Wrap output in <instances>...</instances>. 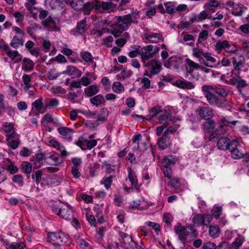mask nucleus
Returning a JSON list of instances; mask_svg holds the SVG:
<instances>
[{"mask_svg": "<svg viewBox=\"0 0 249 249\" xmlns=\"http://www.w3.org/2000/svg\"><path fill=\"white\" fill-rule=\"evenodd\" d=\"M204 215L201 213L196 214L193 218V222L198 226L204 225Z\"/></svg>", "mask_w": 249, "mask_h": 249, "instance_id": "obj_36", "label": "nucleus"}, {"mask_svg": "<svg viewBox=\"0 0 249 249\" xmlns=\"http://www.w3.org/2000/svg\"><path fill=\"white\" fill-rule=\"evenodd\" d=\"M204 55V58L207 61L213 64V65L216 63V59L212 56V54L211 53L208 52L205 53Z\"/></svg>", "mask_w": 249, "mask_h": 249, "instance_id": "obj_62", "label": "nucleus"}, {"mask_svg": "<svg viewBox=\"0 0 249 249\" xmlns=\"http://www.w3.org/2000/svg\"><path fill=\"white\" fill-rule=\"evenodd\" d=\"M198 111L199 116L203 119H210L213 115V109L209 107H201L199 108Z\"/></svg>", "mask_w": 249, "mask_h": 249, "instance_id": "obj_17", "label": "nucleus"}, {"mask_svg": "<svg viewBox=\"0 0 249 249\" xmlns=\"http://www.w3.org/2000/svg\"><path fill=\"white\" fill-rule=\"evenodd\" d=\"M181 59L176 56H171L164 64L165 67L168 69H178L180 67Z\"/></svg>", "mask_w": 249, "mask_h": 249, "instance_id": "obj_14", "label": "nucleus"}, {"mask_svg": "<svg viewBox=\"0 0 249 249\" xmlns=\"http://www.w3.org/2000/svg\"><path fill=\"white\" fill-rule=\"evenodd\" d=\"M215 122L210 119H206V121L203 123L202 126L204 130L210 131L215 127Z\"/></svg>", "mask_w": 249, "mask_h": 249, "instance_id": "obj_35", "label": "nucleus"}, {"mask_svg": "<svg viewBox=\"0 0 249 249\" xmlns=\"http://www.w3.org/2000/svg\"><path fill=\"white\" fill-rule=\"evenodd\" d=\"M146 224L148 226L151 227L157 234L161 231V227L157 223L148 221Z\"/></svg>", "mask_w": 249, "mask_h": 249, "instance_id": "obj_59", "label": "nucleus"}, {"mask_svg": "<svg viewBox=\"0 0 249 249\" xmlns=\"http://www.w3.org/2000/svg\"><path fill=\"white\" fill-rule=\"evenodd\" d=\"M108 114L109 111L107 109L105 108H101L99 111L97 121L105 122L107 120Z\"/></svg>", "mask_w": 249, "mask_h": 249, "instance_id": "obj_37", "label": "nucleus"}, {"mask_svg": "<svg viewBox=\"0 0 249 249\" xmlns=\"http://www.w3.org/2000/svg\"><path fill=\"white\" fill-rule=\"evenodd\" d=\"M22 80L24 84V89L26 91L29 90L32 87L30 84L31 81V76L24 73L22 77Z\"/></svg>", "mask_w": 249, "mask_h": 249, "instance_id": "obj_40", "label": "nucleus"}, {"mask_svg": "<svg viewBox=\"0 0 249 249\" xmlns=\"http://www.w3.org/2000/svg\"><path fill=\"white\" fill-rule=\"evenodd\" d=\"M48 102L45 103V109L48 107H57L59 104V101L56 98L47 99Z\"/></svg>", "mask_w": 249, "mask_h": 249, "instance_id": "obj_49", "label": "nucleus"}, {"mask_svg": "<svg viewBox=\"0 0 249 249\" xmlns=\"http://www.w3.org/2000/svg\"><path fill=\"white\" fill-rule=\"evenodd\" d=\"M128 173V178L131 185L135 187H137L138 184V179L136 174L134 171L132 170L130 167L127 168Z\"/></svg>", "mask_w": 249, "mask_h": 249, "instance_id": "obj_29", "label": "nucleus"}, {"mask_svg": "<svg viewBox=\"0 0 249 249\" xmlns=\"http://www.w3.org/2000/svg\"><path fill=\"white\" fill-rule=\"evenodd\" d=\"M59 74L55 72L54 70H51L47 74L48 79L50 80H53L56 79L58 76Z\"/></svg>", "mask_w": 249, "mask_h": 249, "instance_id": "obj_63", "label": "nucleus"}, {"mask_svg": "<svg viewBox=\"0 0 249 249\" xmlns=\"http://www.w3.org/2000/svg\"><path fill=\"white\" fill-rule=\"evenodd\" d=\"M229 84L232 86L236 85V88L239 92H241L242 89L248 86L247 82L243 79L239 75L232 76L229 80Z\"/></svg>", "mask_w": 249, "mask_h": 249, "instance_id": "obj_12", "label": "nucleus"}, {"mask_svg": "<svg viewBox=\"0 0 249 249\" xmlns=\"http://www.w3.org/2000/svg\"><path fill=\"white\" fill-rule=\"evenodd\" d=\"M193 52L194 55L199 58L200 60L203 59V57H204L205 53H203L202 50H200L197 48H194L193 49Z\"/></svg>", "mask_w": 249, "mask_h": 249, "instance_id": "obj_58", "label": "nucleus"}, {"mask_svg": "<svg viewBox=\"0 0 249 249\" xmlns=\"http://www.w3.org/2000/svg\"><path fill=\"white\" fill-rule=\"evenodd\" d=\"M12 181L14 183L18 184L20 187L24 185L23 177L20 174L14 175L12 178Z\"/></svg>", "mask_w": 249, "mask_h": 249, "instance_id": "obj_47", "label": "nucleus"}, {"mask_svg": "<svg viewBox=\"0 0 249 249\" xmlns=\"http://www.w3.org/2000/svg\"><path fill=\"white\" fill-rule=\"evenodd\" d=\"M83 0H72L71 2V6L76 11L82 10L83 7Z\"/></svg>", "mask_w": 249, "mask_h": 249, "instance_id": "obj_42", "label": "nucleus"}, {"mask_svg": "<svg viewBox=\"0 0 249 249\" xmlns=\"http://www.w3.org/2000/svg\"><path fill=\"white\" fill-rule=\"evenodd\" d=\"M237 51V49L236 45L228 41L225 51L230 53H234Z\"/></svg>", "mask_w": 249, "mask_h": 249, "instance_id": "obj_56", "label": "nucleus"}, {"mask_svg": "<svg viewBox=\"0 0 249 249\" xmlns=\"http://www.w3.org/2000/svg\"><path fill=\"white\" fill-rule=\"evenodd\" d=\"M173 220L172 215L169 213H165L163 214V220L167 227L171 226V223Z\"/></svg>", "mask_w": 249, "mask_h": 249, "instance_id": "obj_54", "label": "nucleus"}, {"mask_svg": "<svg viewBox=\"0 0 249 249\" xmlns=\"http://www.w3.org/2000/svg\"><path fill=\"white\" fill-rule=\"evenodd\" d=\"M218 122L220 123L219 125V128L220 129H223L224 126H228L230 124H231L233 125H235L236 123V121H229L225 117H222L220 118V120L218 121Z\"/></svg>", "mask_w": 249, "mask_h": 249, "instance_id": "obj_46", "label": "nucleus"}, {"mask_svg": "<svg viewBox=\"0 0 249 249\" xmlns=\"http://www.w3.org/2000/svg\"><path fill=\"white\" fill-rule=\"evenodd\" d=\"M102 168H106L105 171L107 174H110L115 171V165L107 163V161L103 163Z\"/></svg>", "mask_w": 249, "mask_h": 249, "instance_id": "obj_45", "label": "nucleus"}, {"mask_svg": "<svg viewBox=\"0 0 249 249\" xmlns=\"http://www.w3.org/2000/svg\"><path fill=\"white\" fill-rule=\"evenodd\" d=\"M96 1L97 0H94L91 2L89 1L85 3H83V7L82 9V11H83L85 15H89L90 11L92 9H94L97 13L98 6L96 3Z\"/></svg>", "mask_w": 249, "mask_h": 249, "instance_id": "obj_16", "label": "nucleus"}, {"mask_svg": "<svg viewBox=\"0 0 249 249\" xmlns=\"http://www.w3.org/2000/svg\"><path fill=\"white\" fill-rule=\"evenodd\" d=\"M96 3L98 6L97 13H99L111 12L117 6V4H115L112 2H109V1L101 2L97 0Z\"/></svg>", "mask_w": 249, "mask_h": 249, "instance_id": "obj_7", "label": "nucleus"}, {"mask_svg": "<svg viewBox=\"0 0 249 249\" xmlns=\"http://www.w3.org/2000/svg\"><path fill=\"white\" fill-rule=\"evenodd\" d=\"M168 116L169 113L166 111H165V112L162 113L159 116V123L162 124L161 126L157 127L156 129V135L158 136H160L164 129L166 128L169 125V123L167 122Z\"/></svg>", "mask_w": 249, "mask_h": 249, "instance_id": "obj_10", "label": "nucleus"}, {"mask_svg": "<svg viewBox=\"0 0 249 249\" xmlns=\"http://www.w3.org/2000/svg\"><path fill=\"white\" fill-rule=\"evenodd\" d=\"M174 231L176 234L178 235V239L181 241L184 247H185L187 236L189 234L186 228L182 226L180 223H178L174 227Z\"/></svg>", "mask_w": 249, "mask_h": 249, "instance_id": "obj_9", "label": "nucleus"}, {"mask_svg": "<svg viewBox=\"0 0 249 249\" xmlns=\"http://www.w3.org/2000/svg\"><path fill=\"white\" fill-rule=\"evenodd\" d=\"M223 132L224 131L223 130V129H220L218 127L216 130L213 131L210 134V140L216 138L220 136V135H222Z\"/></svg>", "mask_w": 249, "mask_h": 249, "instance_id": "obj_57", "label": "nucleus"}, {"mask_svg": "<svg viewBox=\"0 0 249 249\" xmlns=\"http://www.w3.org/2000/svg\"><path fill=\"white\" fill-rule=\"evenodd\" d=\"M6 169L12 175H14L18 171V167L14 165L10 159H8V164L7 165Z\"/></svg>", "mask_w": 249, "mask_h": 249, "instance_id": "obj_43", "label": "nucleus"}, {"mask_svg": "<svg viewBox=\"0 0 249 249\" xmlns=\"http://www.w3.org/2000/svg\"><path fill=\"white\" fill-rule=\"evenodd\" d=\"M52 210L57 215L65 220H70L72 217V210L69 206L60 202L52 206Z\"/></svg>", "mask_w": 249, "mask_h": 249, "instance_id": "obj_5", "label": "nucleus"}, {"mask_svg": "<svg viewBox=\"0 0 249 249\" xmlns=\"http://www.w3.org/2000/svg\"><path fill=\"white\" fill-rule=\"evenodd\" d=\"M164 5L165 7V12L169 14H172L174 13L175 6L172 3L166 2L164 3Z\"/></svg>", "mask_w": 249, "mask_h": 249, "instance_id": "obj_53", "label": "nucleus"}, {"mask_svg": "<svg viewBox=\"0 0 249 249\" xmlns=\"http://www.w3.org/2000/svg\"><path fill=\"white\" fill-rule=\"evenodd\" d=\"M57 131L60 134L63 136H67L71 133H74V130L71 128L66 127H61L57 128Z\"/></svg>", "mask_w": 249, "mask_h": 249, "instance_id": "obj_48", "label": "nucleus"}, {"mask_svg": "<svg viewBox=\"0 0 249 249\" xmlns=\"http://www.w3.org/2000/svg\"><path fill=\"white\" fill-rule=\"evenodd\" d=\"M112 16L108 17L105 20V24L111 27L118 26L122 30L125 29L124 26L128 28V26L132 23L137 24L138 23V18L139 16L138 14L133 13L128 14L124 16H115L113 18L116 19V22L114 24L111 23L110 20Z\"/></svg>", "mask_w": 249, "mask_h": 249, "instance_id": "obj_2", "label": "nucleus"}, {"mask_svg": "<svg viewBox=\"0 0 249 249\" xmlns=\"http://www.w3.org/2000/svg\"><path fill=\"white\" fill-rule=\"evenodd\" d=\"M161 112V108L160 106H156L153 107L149 110V114L147 115V118H145L147 120H150L152 118L154 117L157 114Z\"/></svg>", "mask_w": 249, "mask_h": 249, "instance_id": "obj_32", "label": "nucleus"}, {"mask_svg": "<svg viewBox=\"0 0 249 249\" xmlns=\"http://www.w3.org/2000/svg\"><path fill=\"white\" fill-rule=\"evenodd\" d=\"M203 249H216V245L212 242L204 243L202 246Z\"/></svg>", "mask_w": 249, "mask_h": 249, "instance_id": "obj_64", "label": "nucleus"}, {"mask_svg": "<svg viewBox=\"0 0 249 249\" xmlns=\"http://www.w3.org/2000/svg\"><path fill=\"white\" fill-rule=\"evenodd\" d=\"M140 55L142 62V64H144V62H147L146 60L153 57L154 54L153 53L150 52L146 51L143 52L142 49L141 47Z\"/></svg>", "mask_w": 249, "mask_h": 249, "instance_id": "obj_44", "label": "nucleus"}, {"mask_svg": "<svg viewBox=\"0 0 249 249\" xmlns=\"http://www.w3.org/2000/svg\"><path fill=\"white\" fill-rule=\"evenodd\" d=\"M176 86L179 88L183 89H191L195 88L194 84L186 80H177L176 81Z\"/></svg>", "mask_w": 249, "mask_h": 249, "instance_id": "obj_23", "label": "nucleus"}, {"mask_svg": "<svg viewBox=\"0 0 249 249\" xmlns=\"http://www.w3.org/2000/svg\"><path fill=\"white\" fill-rule=\"evenodd\" d=\"M47 158L52 160L54 162L53 165L55 166H57L63 162V160L59 158V155L54 152L49 153Z\"/></svg>", "mask_w": 249, "mask_h": 249, "instance_id": "obj_31", "label": "nucleus"}, {"mask_svg": "<svg viewBox=\"0 0 249 249\" xmlns=\"http://www.w3.org/2000/svg\"><path fill=\"white\" fill-rule=\"evenodd\" d=\"M203 64L205 66L210 67V68H217V67H219L220 64H221L222 66H224V67L229 66L230 65L231 62L229 59H228L226 57H224L222 58V59L221 61H220L219 60L217 61V62L216 63H215L214 65H210L209 64V63H205L204 62H203Z\"/></svg>", "mask_w": 249, "mask_h": 249, "instance_id": "obj_26", "label": "nucleus"}, {"mask_svg": "<svg viewBox=\"0 0 249 249\" xmlns=\"http://www.w3.org/2000/svg\"><path fill=\"white\" fill-rule=\"evenodd\" d=\"M24 40L22 38H18L17 36H14L12 39L10 45L15 49L18 48L20 46H23Z\"/></svg>", "mask_w": 249, "mask_h": 249, "instance_id": "obj_33", "label": "nucleus"}, {"mask_svg": "<svg viewBox=\"0 0 249 249\" xmlns=\"http://www.w3.org/2000/svg\"><path fill=\"white\" fill-rule=\"evenodd\" d=\"M75 29L79 34H84L87 30L86 19L84 18L77 22Z\"/></svg>", "mask_w": 249, "mask_h": 249, "instance_id": "obj_28", "label": "nucleus"}, {"mask_svg": "<svg viewBox=\"0 0 249 249\" xmlns=\"http://www.w3.org/2000/svg\"><path fill=\"white\" fill-rule=\"evenodd\" d=\"M35 66L34 62L30 58H24L22 61V70L25 72L32 71Z\"/></svg>", "mask_w": 249, "mask_h": 249, "instance_id": "obj_20", "label": "nucleus"}, {"mask_svg": "<svg viewBox=\"0 0 249 249\" xmlns=\"http://www.w3.org/2000/svg\"><path fill=\"white\" fill-rule=\"evenodd\" d=\"M112 89L113 91L117 93H120L124 90V87L120 82L114 83Z\"/></svg>", "mask_w": 249, "mask_h": 249, "instance_id": "obj_51", "label": "nucleus"}, {"mask_svg": "<svg viewBox=\"0 0 249 249\" xmlns=\"http://www.w3.org/2000/svg\"><path fill=\"white\" fill-rule=\"evenodd\" d=\"M164 175L165 177L171 178L172 174V168L169 166H162V167Z\"/></svg>", "mask_w": 249, "mask_h": 249, "instance_id": "obj_60", "label": "nucleus"}, {"mask_svg": "<svg viewBox=\"0 0 249 249\" xmlns=\"http://www.w3.org/2000/svg\"><path fill=\"white\" fill-rule=\"evenodd\" d=\"M172 144L170 138L163 133L162 136L158 139L157 145L160 150H164L169 147Z\"/></svg>", "mask_w": 249, "mask_h": 249, "instance_id": "obj_13", "label": "nucleus"}, {"mask_svg": "<svg viewBox=\"0 0 249 249\" xmlns=\"http://www.w3.org/2000/svg\"><path fill=\"white\" fill-rule=\"evenodd\" d=\"M26 246L24 242H13L10 243L6 242L5 243L6 249H23Z\"/></svg>", "mask_w": 249, "mask_h": 249, "instance_id": "obj_25", "label": "nucleus"}, {"mask_svg": "<svg viewBox=\"0 0 249 249\" xmlns=\"http://www.w3.org/2000/svg\"><path fill=\"white\" fill-rule=\"evenodd\" d=\"M81 56L87 62H92L93 61V57L89 52H82L81 53Z\"/></svg>", "mask_w": 249, "mask_h": 249, "instance_id": "obj_52", "label": "nucleus"}, {"mask_svg": "<svg viewBox=\"0 0 249 249\" xmlns=\"http://www.w3.org/2000/svg\"><path fill=\"white\" fill-rule=\"evenodd\" d=\"M33 107L31 111L29 112L30 116H37L39 114L44 113L46 110L45 105L44 106L43 97L40 96L38 99L35 100L32 103Z\"/></svg>", "mask_w": 249, "mask_h": 249, "instance_id": "obj_6", "label": "nucleus"}, {"mask_svg": "<svg viewBox=\"0 0 249 249\" xmlns=\"http://www.w3.org/2000/svg\"><path fill=\"white\" fill-rule=\"evenodd\" d=\"M99 91V89L95 85H90L84 89L85 95L87 97H92Z\"/></svg>", "mask_w": 249, "mask_h": 249, "instance_id": "obj_24", "label": "nucleus"}, {"mask_svg": "<svg viewBox=\"0 0 249 249\" xmlns=\"http://www.w3.org/2000/svg\"><path fill=\"white\" fill-rule=\"evenodd\" d=\"M185 62L186 63L185 66L186 74L185 77L186 78L191 80V78H194L192 75L194 71L200 68V66L198 64L189 58H186Z\"/></svg>", "mask_w": 249, "mask_h": 249, "instance_id": "obj_11", "label": "nucleus"}, {"mask_svg": "<svg viewBox=\"0 0 249 249\" xmlns=\"http://www.w3.org/2000/svg\"><path fill=\"white\" fill-rule=\"evenodd\" d=\"M209 232L211 237L216 238L219 236L220 230L218 226L211 225L209 227Z\"/></svg>", "mask_w": 249, "mask_h": 249, "instance_id": "obj_41", "label": "nucleus"}, {"mask_svg": "<svg viewBox=\"0 0 249 249\" xmlns=\"http://www.w3.org/2000/svg\"><path fill=\"white\" fill-rule=\"evenodd\" d=\"M119 235L122 241L121 244L123 245L124 248L134 241L131 236L126 233L123 231H119Z\"/></svg>", "mask_w": 249, "mask_h": 249, "instance_id": "obj_27", "label": "nucleus"}, {"mask_svg": "<svg viewBox=\"0 0 249 249\" xmlns=\"http://www.w3.org/2000/svg\"><path fill=\"white\" fill-rule=\"evenodd\" d=\"M116 177L115 175H111L106 178H104L101 181V184H103L106 189L108 190L112 184L113 179Z\"/></svg>", "mask_w": 249, "mask_h": 249, "instance_id": "obj_34", "label": "nucleus"}, {"mask_svg": "<svg viewBox=\"0 0 249 249\" xmlns=\"http://www.w3.org/2000/svg\"><path fill=\"white\" fill-rule=\"evenodd\" d=\"M131 47L133 49L128 53V56L131 58H134L141 54V46L140 45H132Z\"/></svg>", "mask_w": 249, "mask_h": 249, "instance_id": "obj_39", "label": "nucleus"}, {"mask_svg": "<svg viewBox=\"0 0 249 249\" xmlns=\"http://www.w3.org/2000/svg\"><path fill=\"white\" fill-rule=\"evenodd\" d=\"M241 147L239 142L236 140L231 141V157L235 160L240 159L244 157V154L239 149Z\"/></svg>", "mask_w": 249, "mask_h": 249, "instance_id": "obj_8", "label": "nucleus"}, {"mask_svg": "<svg viewBox=\"0 0 249 249\" xmlns=\"http://www.w3.org/2000/svg\"><path fill=\"white\" fill-rule=\"evenodd\" d=\"M202 90L211 106L222 108L226 107L224 98L228 95V91L223 87L204 85L202 87Z\"/></svg>", "mask_w": 249, "mask_h": 249, "instance_id": "obj_1", "label": "nucleus"}, {"mask_svg": "<svg viewBox=\"0 0 249 249\" xmlns=\"http://www.w3.org/2000/svg\"><path fill=\"white\" fill-rule=\"evenodd\" d=\"M22 172L25 174L30 175L32 171V164L29 162H24L20 165Z\"/></svg>", "mask_w": 249, "mask_h": 249, "instance_id": "obj_38", "label": "nucleus"}, {"mask_svg": "<svg viewBox=\"0 0 249 249\" xmlns=\"http://www.w3.org/2000/svg\"><path fill=\"white\" fill-rule=\"evenodd\" d=\"M63 73L69 76L73 75L77 77H79L82 74L81 71L78 68L71 65L67 67L66 71Z\"/></svg>", "mask_w": 249, "mask_h": 249, "instance_id": "obj_21", "label": "nucleus"}, {"mask_svg": "<svg viewBox=\"0 0 249 249\" xmlns=\"http://www.w3.org/2000/svg\"><path fill=\"white\" fill-rule=\"evenodd\" d=\"M49 241L53 245L60 247V246H70L72 240L69 235L62 231L50 232L47 234Z\"/></svg>", "mask_w": 249, "mask_h": 249, "instance_id": "obj_3", "label": "nucleus"}, {"mask_svg": "<svg viewBox=\"0 0 249 249\" xmlns=\"http://www.w3.org/2000/svg\"><path fill=\"white\" fill-rule=\"evenodd\" d=\"M169 185L173 188H178L180 186L179 180L178 178H170Z\"/></svg>", "mask_w": 249, "mask_h": 249, "instance_id": "obj_61", "label": "nucleus"}, {"mask_svg": "<svg viewBox=\"0 0 249 249\" xmlns=\"http://www.w3.org/2000/svg\"><path fill=\"white\" fill-rule=\"evenodd\" d=\"M144 36L145 39L150 43H157L160 39H163L162 35L160 33H145Z\"/></svg>", "mask_w": 249, "mask_h": 249, "instance_id": "obj_19", "label": "nucleus"}, {"mask_svg": "<svg viewBox=\"0 0 249 249\" xmlns=\"http://www.w3.org/2000/svg\"><path fill=\"white\" fill-rule=\"evenodd\" d=\"M143 67L146 69L143 75L150 78L153 75L158 74L162 69L161 63L156 59H151L147 62H144Z\"/></svg>", "mask_w": 249, "mask_h": 249, "instance_id": "obj_4", "label": "nucleus"}, {"mask_svg": "<svg viewBox=\"0 0 249 249\" xmlns=\"http://www.w3.org/2000/svg\"><path fill=\"white\" fill-rule=\"evenodd\" d=\"M133 74V72L131 70H123L119 74L118 76L121 79H125L130 77Z\"/></svg>", "mask_w": 249, "mask_h": 249, "instance_id": "obj_55", "label": "nucleus"}, {"mask_svg": "<svg viewBox=\"0 0 249 249\" xmlns=\"http://www.w3.org/2000/svg\"><path fill=\"white\" fill-rule=\"evenodd\" d=\"M178 158L172 155H168L163 157L162 161V166H169L171 167L172 165L176 163L178 160Z\"/></svg>", "mask_w": 249, "mask_h": 249, "instance_id": "obj_18", "label": "nucleus"}, {"mask_svg": "<svg viewBox=\"0 0 249 249\" xmlns=\"http://www.w3.org/2000/svg\"><path fill=\"white\" fill-rule=\"evenodd\" d=\"M231 141L228 138L221 137L218 139L216 146L218 149L226 151L231 148Z\"/></svg>", "mask_w": 249, "mask_h": 249, "instance_id": "obj_15", "label": "nucleus"}, {"mask_svg": "<svg viewBox=\"0 0 249 249\" xmlns=\"http://www.w3.org/2000/svg\"><path fill=\"white\" fill-rule=\"evenodd\" d=\"M227 42L228 40H227L218 41L214 45V50L217 53L220 54L223 50L225 51Z\"/></svg>", "mask_w": 249, "mask_h": 249, "instance_id": "obj_30", "label": "nucleus"}, {"mask_svg": "<svg viewBox=\"0 0 249 249\" xmlns=\"http://www.w3.org/2000/svg\"><path fill=\"white\" fill-rule=\"evenodd\" d=\"M90 102L94 106L98 107L100 105H105L106 101L104 96L101 94H98L89 99Z\"/></svg>", "mask_w": 249, "mask_h": 249, "instance_id": "obj_22", "label": "nucleus"}, {"mask_svg": "<svg viewBox=\"0 0 249 249\" xmlns=\"http://www.w3.org/2000/svg\"><path fill=\"white\" fill-rule=\"evenodd\" d=\"M179 126L180 125L178 124H174L173 125L167 126L163 133L168 136L169 134H173L176 132Z\"/></svg>", "mask_w": 249, "mask_h": 249, "instance_id": "obj_50", "label": "nucleus"}]
</instances>
